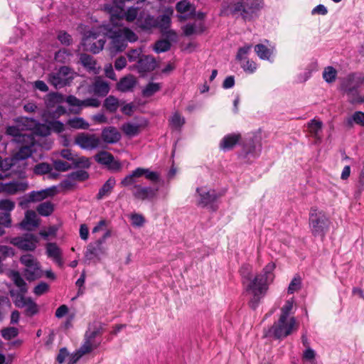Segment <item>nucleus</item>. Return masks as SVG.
Wrapping results in <instances>:
<instances>
[{
    "label": "nucleus",
    "mask_w": 364,
    "mask_h": 364,
    "mask_svg": "<svg viewBox=\"0 0 364 364\" xmlns=\"http://www.w3.org/2000/svg\"><path fill=\"white\" fill-rule=\"evenodd\" d=\"M276 264L274 262H269L253 279L250 276V268L243 266L240 269L242 277V282L245 286L246 291L252 295L250 301L252 309H256L259 300L266 294L269 286L273 282L275 275L274 273Z\"/></svg>",
    "instance_id": "obj_1"
},
{
    "label": "nucleus",
    "mask_w": 364,
    "mask_h": 364,
    "mask_svg": "<svg viewBox=\"0 0 364 364\" xmlns=\"http://www.w3.org/2000/svg\"><path fill=\"white\" fill-rule=\"evenodd\" d=\"M114 24L100 26L102 33L111 39L109 50L112 55L123 51L127 42L134 43L138 40L137 35L128 28H118Z\"/></svg>",
    "instance_id": "obj_2"
},
{
    "label": "nucleus",
    "mask_w": 364,
    "mask_h": 364,
    "mask_svg": "<svg viewBox=\"0 0 364 364\" xmlns=\"http://www.w3.org/2000/svg\"><path fill=\"white\" fill-rule=\"evenodd\" d=\"M6 134L13 136L15 142L22 144L15 154L16 160H24L31 156L36 145L31 132L24 130L23 125L18 123L16 125L8 127Z\"/></svg>",
    "instance_id": "obj_3"
},
{
    "label": "nucleus",
    "mask_w": 364,
    "mask_h": 364,
    "mask_svg": "<svg viewBox=\"0 0 364 364\" xmlns=\"http://www.w3.org/2000/svg\"><path fill=\"white\" fill-rule=\"evenodd\" d=\"M364 86V75L354 73L348 75L341 81V90L347 95L352 104L364 102V97L359 95L358 90Z\"/></svg>",
    "instance_id": "obj_4"
},
{
    "label": "nucleus",
    "mask_w": 364,
    "mask_h": 364,
    "mask_svg": "<svg viewBox=\"0 0 364 364\" xmlns=\"http://www.w3.org/2000/svg\"><path fill=\"white\" fill-rule=\"evenodd\" d=\"M330 220L324 212L316 208H311L309 213V228L314 237L323 240L328 231Z\"/></svg>",
    "instance_id": "obj_5"
},
{
    "label": "nucleus",
    "mask_w": 364,
    "mask_h": 364,
    "mask_svg": "<svg viewBox=\"0 0 364 364\" xmlns=\"http://www.w3.org/2000/svg\"><path fill=\"white\" fill-rule=\"evenodd\" d=\"M296 322L294 317L284 318L279 317L277 322L268 330L267 336H274L276 338H282L290 335L294 330H296Z\"/></svg>",
    "instance_id": "obj_6"
},
{
    "label": "nucleus",
    "mask_w": 364,
    "mask_h": 364,
    "mask_svg": "<svg viewBox=\"0 0 364 364\" xmlns=\"http://www.w3.org/2000/svg\"><path fill=\"white\" fill-rule=\"evenodd\" d=\"M124 2L122 1H119V2H114V4L110 6H107V9L109 11L110 14V21L112 24L117 23L116 21L117 20L122 19L125 18V19L132 22L135 19L137 20L139 17V9L136 7H129L127 11H125L122 7V4Z\"/></svg>",
    "instance_id": "obj_7"
},
{
    "label": "nucleus",
    "mask_w": 364,
    "mask_h": 364,
    "mask_svg": "<svg viewBox=\"0 0 364 364\" xmlns=\"http://www.w3.org/2000/svg\"><path fill=\"white\" fill-rule=\"evenodd\" d=\"M261 0H241L230 7L233 15H239L244 20H250L259 9Z\"/></svg>",
    "instance_id": "obj_8"
},
{
    "label": "nucleus",
    "mask_w": 364,
    "mask_h": 364,
    "mask_svg": "<svg viewBox=\"0 0 364 364\" xmlns=\"http://www.w3.org/2000/svg\"><path fill=\"white\" fill-rule=\"evenodd\" d=\"M144 176L147 180L152 182H156L159 179V174L156 171H152L149 168H136L129 174L126 176L120 182L122 187H129L137 182V178Z\"/></svg>",
    "instance_id": "obj_9"
},
{
    "label": "nucleus",
    "mask_w": 364,
    "mask_h": 364,
    "mask_svg": "<svg viewBox=\"0 0 364 364\" xmlns=\"http://www.w3.org/2000/svg\"><path fill=\"white\" fill-rule=\"evenodd\" d=\"M144 176L147 180L152 182H156L159 179V174L156 171H152L149 168H136L129 174L126 176L120 182L122 187H129L137 182V178Z\"/></svg>",
    "instance_id": "obj_10"
},
{
    "label": "nucleus",
    "mask_w": 364,
    "mask_h": 364,
    "mask_svg": "<svg viewBox=\"0 0 364 364\" xmlns=\"http://www.w3.org/2000/svg\"><path fill=\"white\" fill-rule=\"evenodd\" d=\"M100 27L98 29H92L85 34L82 38V45L84 49L89 50L95 54L100 53L104 48L105 40L104 38L95 41L100 33H101Z\"/></svg>",
    "instance_id": "obj_11"
},
{
    "label": "nucleus",
    "mask_w": 364,
    "mask_h": 364,
    "mask_svg": "<svg viewBox=\"0 0 364 364\" xmlns=\"http://www.w3.org/2000/svg\"><path fill=\"white\" fill-rule=\"evenodd\" d=\"M10 295L16 307L25 309L26 316H32L38 312V306L31 298L25 297L22 294H15L14 290H10Z\"/></svg>",
    "instance_id": "obj_12"
},
{
    "label": "nucleus",
    "mask_w": 364,
    "mask_h": 364,
    "mask_svg": "<svg viewBox=\"0 0 364 364\" xmlns=\"http://www.w3.org/2000/svg\"><path fill=\"white\" fill-rule=\"evenodd\" d=\"M73 78L71 69L67 66H62L58 72L50 73L48 80L50 85L58 89L69 85Z\"/></svg>",
    "instance_id": "obj_13"
},
{
    "label": "nucleus",
    "mask_w": 364,
    "mask_h": 364,
    "mask_svg": "<svg viewBox=\"0 0 364 364\" xmlns=\"http://www.w3.org/2000/svg\"><path fill=\"white\" fill-rule=\"evenodd\" d=\"M75 144L85 150H94L102 148V141L95 134L80 133L75 138Z\"/></svg>",
    "instance_id": "obj_14"
},
{
    "label": "nucleus",
    "mask_w": 364,
    "mask_h": 364,
    "mask_svg": "<svg viewBox=\"0 0 364 364\" xmlns=\"http://www.w3.org/2000/svg\"><path fill=\"white\" fill-rule=\"evenodd\" d=\"M9 242L20 250L33 251L37 247L38 239L33 234L26 233L21 237H11Z\"/></svg>",
    "instance_id": "obj_15"
},
{
    "label": "nucleus",
    "mask_w": 364,
    "mask_h": 364,
    "mask_svg": "<svg viewBox=\"0 0 364 364\" xmlns=\"http://www.w3.org/2000/svg\"><path fill=\"white\" fill-rule=\"evenodd\" d=\"M132 193L135 199L141 201H153L157 197L158 189L134 183L132 185Z\"/></svg>",
    "instance_id": "obj_16"
},
{
    "label": "nucleus",
    "mask_w": 364,
    "mask_h": 364,
    "mask_svg": "<svg viewBox=\"0 0 364 364\" xmlns=\"http://www.w3.org/2000/svg\"><path fill=\"white\" fill-rule=\"evenodd\" d=\"M197 204L201 207L210 205L213 210V203L217 199L218 196L215 190L206 186L197 188L196 189Z\"/></svg>",
    "instance_id": "obj_17"
},
{
    "label": "nucleus",
    "mask_w": 364,
    "mask_h": 364,
    "mask_svg": "<svg viewBox=\"0 0 364 364\" xmlns=\"http://www.w3.org/2000/svg\"><path fill=\"white\" fill-rule=\"evenodd\" d=\"M55 194V188L52 187L38 191H31L28 195L23 197L19 202L21 207H26L32 202L41 201L48 196H53Z\"/></svg>",
    "instance_id": "obj_18"
},
{
    "label": "nucleus",
    "mask_w": 364,
    "mask_h": 364,
    "mask_svg": "<svg viewBox=\"0 0 364 364\" xmlns=\"http://www.w3.org/2000/svg\"><path fill=\"white\" fill-rule=\"evenodd\" d=\"M28 187L26 181H14L9 183H0V191L7 194L14 195L19 192L25 191Z\"/></svg>",
    "instance_id": "obj_19"
},
{
    "label": "nucleus",
    "mask_w": 364,
    "mask_h": 364,
    "mask_svg": "<svg viewBox=\"0 0 364 364\" xmlns=\"http://www.w3.org/2000/svg\"><path fill=\"white\" fill-rule=\"evenodd\" d=\"M46 252L47 256L53 261L62 267L64 264L63 259V252L61 249L55 242H48L46 245Z\"/></svg>",
    "instance_id": "obj_20"
},
{
    "label": "nucleus",
    "mask_w": 364,
    "mask_h": 364,
    "mask_svg": "<svg viewBox=\"0 0 364 364\" xmlns=\"http://www.w3.org/2000/svg\"><path fill=\"white\" fill-rule=\"evenodd\" d=\"M136 66L138 71L143 73L154 70L157 66V63L151 55H142L138 60Z\"/></svg>",
    "instance_id": "obj_21"
},
{
    "label": "nucleus",
    "mask_w": 364,
    "mask_h": 364,
    "mask_svg": "<svg viewBox=\"0 0 364 364\" xmlns=\"http://www.w3.org/2000/svg\"><path fill=\"white\" fill-rule=\"evenodd\" d=\"M20 227L27 230H31L39 225V218L35 211L28 210L25 213L24 219L19 224Z\"/></svg>",
    "instance_id": "obj_22"
},
{
    "label": "nucleus",
    "mask_w": 364,
    "mask_h": 364,
    "mask_svg": "<svg viewBox=\"0 0 364 364\" xmlns=\"http://www.w3.org/2000/svg\"><path fill=\"white\" fill-rule=\"evenodd\" d=\"M105 248L102 246V242L97 240L94 243L88 245L85 257L88 260H92L95 258L99 259L100 256L105 254Z\"/></svg>",
    "instance_id": "obj_23"
},
{
    "label": "nucleus",
    "mask_w": 364,
    "mask_h": 364,
    "mask_svg": "<svg viewBox=\"0 0 364 364\" xmlns=\"http://www.w3.org/2000/svg\"><path fill=\"white\" fill-rule=\"evenodd\" d=\"M121 139V134L114 127H108L102 131V143L106 144H115Z\"/></svg>",
    "instance_id": "obj_24"
},
{
    "label": "nucleus",
    "mask_w": 364,
    "mask_h": 364,
    "mask_svg": "<svg viewBox=\"0 0 364 364\" xmlns=\"http://www.w3.org/2000/svg\"><path fill=\"white\" fill-rule=\"evenodd\" d=\"M240 134H230L225 135L220 142V148L224 151H228L233 149L240 139Z\"/></svg>",
    "instance_id": "obj_25"
},
{
    "label": "nucleus",
    "mask_w": 364,
    "mask_h": 364,
    "mask_svg": "<svg viewBox=\"0 0 364 364\" xmlns=\"http://www.w3.org/2000/svg\"><path fill=\"white\" fill-rule=\"evenodd\" d=\"M156 18L145 14L144 11L140 12L137 18L136 24L143 29H150L156 26Z\"/></svg>",
    "instance_id": "obj_26"
},
{
    "label": "nucleus",
    "mask_w": 364,
    "mask_h": 364,
    "mask_svg": "<svg viewBox=\"0 0 364 364\" xmlns=\"http://www.w3.org/2000/svg\"><path fill=\"white\" fill-rule=\"evenodd\" d=\"M308 130L311 136L314 137L317 141H321L322 139V127L323 123L321 121L315 119H311L307 125Z\"/></svg>",
    "instance_id": "obj_27"
},
{
    "label": "nucleus",
    "mask_w": 364,
    "mask_h": 364,
    "mask_svg": "<svg viewBox=\"0 0 364 364\" xmlns=\"http://www.w3.org/2000/svg\"><path fill=\"white\" fill-rule=\"evenodd\" d=\"M92 91L95 95L99 97H104L107 95L109 91V84L100 77H97L92 85Z\"/></svg>",
    "instance_id": "obj_28"
},
{
    "label": "nucleus",
    "mask_w": 364,
    "mask_h": 364,
    "mask_svg": "<svg viewBox=\"0 0 364 364\" xmlns=\"http://www.w3.org/2000/svg\"><path fill=\"white\" fill-rule=\"evenodd\" d=\"M205 30V26L201 21H195L193 23H188L183 27V31L187 36L194 34L202 33Z\"/></svg>",
    "instance_id": "obj_29"
},
{
    "label": "nucleus",
    "mask_w": 364,
    "mask_h": 364,
    "mask_svg": "<svg viewBox=\"0 0 364 364\" xmlns=\"http://www.w3.org/2000/svg\"><path fill=\"white\" fill-rule=\"evenodd\" d=\"M136 81L134 77L129 75L122 78L117 83V87L118 90L126 92L132 91L136 85Z\"/></svg>",
    "instance_id": "obj_30"
},
{
    "label": "nucleus",
    "mask_w": 364,
    "mask_h": 364,
    "mask_svg": "<svg viewBox=\"0 0 364 364\" xmlns=\"http://www.w3.org/2000/svg\"><path fill=\"white\" fill-rule=\"evenodd\" d=\"M145 125L146 122L144 124L127 122L122 125V129L127 136L132 137L139 134L141 132V127H144Z\"/></svg>",
    "instance_id": "obj_31"
},
{
    "label": "nucleus",
    "mask_w": 364,
    "mask_h": 364,
    "mask_svg": "<svg viewBox=\"0 0 364 364\" xmlns=\"http://www.w3.org/2000/svg\"><path fill=\"white\" fill-rule=\"evenodd\" d=\"M100 341L90 338V336L85 334L84 341L80 349H81L82 353L88 354L93 350L97 348L100 346Z\"/></svg>",
    "instance_id": "obj_32"
},
{
    "label": "nucleus",
    "mask_w": 364,
    "mask_h": 364,
    "mask_svg": "<svg viewBox=\"0 0 364 364\" xmlns=\"http://www.w3.org/2000/svg\"><path fill=\"white\" fill-rule=\"evenodd\" d=\"M80 60L82 65L87 70L92 71L95 74L99 73L100 67L97 66L96 61L92 56L83 53L80 55Z\"/></svg>",
    "instance_id": "obj_33"
},
{
    "label": "nucleus",
    "mask_w": 364,
    "mask_h": 364,
    "mask_svg": "<svg viewBox=\"0 0 364 364\" xmlns=\"http://www.w3.org/2000/svg\"><path fill=\"white\" fill-rule=\"evenodd\" d=\"M10 277L11 280L14 282L15 285L19 288V292H16L15 294H24L27 292V285L23 279L21 277V274L17 271H12L10 273Z\"/></svg>",
    "instance_id": "obj_34"
},
{
    "label": "nucleus",
    "mask_w": 364,
    "mask_h": 364,
    "mask_svg": "<svg viewBox=\"0 0 364 364\" xmlns=\"http://www.w3.org/2000/svg\"><path fill=\"white\" fill-rule=\"evenodd\" d=\"M168 123L171 129L179 131L186 123V119L178 112H175L169 118Z\"/></svg>",
    "instance_id": "obj_35"
},
{
    "label": "nucleus",
    "mask_w": 364,
    "mask_h": 364,
    "mask_svg": "<svg viewBox=\"0 0 364 364\" xmlns=\"http://www.w3.org/2000/svg\"><path fill=\"white\" fill-rule=\"evenodd\" d=\"M24 275L28 281H33L41 277V270L38 263L25 268Z\"/></svg>",
    "instance_id": "obj_36"
},
{
    "label": "nucleus",
    "mask_w": 364,
    "mask_h": 364,
    "mask_svg": "<svg viewBox=\"0 0 364 364\" xmlns=\"http://www.w3.org/2000/svg\"><path fill=\"white\" fill-rule=\"evenodd\" d=\"M242 151L245 158H249L250 156L256 158L260 154L261 148L260 146L257 148L254 141H250L245 144Z\"/></svg>",
    "instance_id": "obj_37"
},
{
    "label": "nucleus",
    "mask_w": 364,
    "mask_h": 364,
    "mask_svg": "<svg viewBox=\"0 0 364 364\" xmlns=\"http://www.w3.org/2000/svg\"><path fill=\"white\" fill-rule=\"evenodd\" d=\"M255 52L260 59L270 60V58L274 52V48H268L263 44H257L255 46Z\"/></svg>",
    "instance_id": "obj_38"
},
{
    "label": "nucleus",
    "mask_w": 364,
    "mask_h": 364,
    "mask_svg": "<svg viewBox=\"0 0 364 364\" xmlns=\"http://www.w3.org/2000/svg\"><path fill=\"white\" fill-rule=\"evenodd\" d=\"M172 14V11L170 12H166L164 14H162L156 18V24L155 27H158L161 28L162 31H166V30L170 27L171 25V15Z\"/></svg>",
    "instance_id": "obj_39"
},
{
    "label": "nucleus",
    "mask_w": 364,
    "mask_h": 364,
    "mask_svg": "<svg viewBox=\"0 0 364 364\" xmlns=\"http://www.w3.org/2000/svg\"><path fill=\"white\" fill-rule=\"evenodd\" d=\"M67 124L70 127L75 129H87L90 127V124L87 121L79 117L69 119L67 122Z\"/></svg>",
    "instance_id": "obj_40"
},
{
    "label": "nucleus",
    "mask_w": 364,
    "mask_h": 364,
    "mask_svg": "<svg viewBox=\"0 0 364 364\" xmlns=\"http://www.w3.org/2000/svg\"><path fill=\"white\" fill-rule=\"evenodd\" d=\"M65 101L64 96L58 92H51L47 95L45 102L48 107H53L55 105L60 104Z\"/></svg>",
    "instance_id": "obj_41"
},
{
    "label": "nucleus",
    "mask_w": 364,
    "mask_h": 364,
    "mask_svg": "<svg viewBox=\"0 0 364 364\" xmlns=\"http://www.w3.org/2000/svg\"><path fill=\"white\" fill-rule=\"evenodd\" d=\"M116 183V180L114 178H109L102 186V188L99 190L97 194V198L102 199L106 196H108L112 190L113 189L114 185Z\"/></svg>",
    "instance_id": "obj_42"
},
{
    "label": "nucleus",
    "mask_w": 364,
    "mask_h": 364,
    "mask_svg": "<svg viewBox=\"0 0 364 364\" xmlns=\"http://www.w3.org/2000/svg\"><path fill=\"white\" fill-rule=\"evenodd\" d=\"M36 210L39 215L47 217L50 215L54 211V205L50 201H46L40 203L37 208Z\"/></svg>",
    "instance_id": "obj_43"
},
{
    "label": "nucleus",
    "mask_w": 364,
    "mask_h": 364,
    "mask_svg": "<svg viewBox=\"0 0 364 364\" xmlns=\"http://www.w3.org/2000/svg\"><path fill=\"white\" fill-rule=\"evenodd\" d=\"M103 330L104 326L102 323H94L89 326L85 334L90 336V338L96 339L98 336H100L103 333Z\"/></svg>",
    "instance_id": "obj_44"
},
{
    "label": "nucleus",
    "mask_w": 364,
    "mask_h": 364,
    "mask_svg": "<svg viewBox=\"0 0 364 364\" xmlns=\"http://www.w3.org/2000/svg\"><path fill=\"white\" fill-rule=\"evenodd\" d=\"M192 5L187 1L183 0L177 3L176 4V10L178 12L181 14L178 16V18L180 21H185L186 19V16L183 15V14L186 13L192 10ZM194 11V9H193Z\"/></svg>",
    "instance_id": "obj_45"
},
{
    "label": "nucleus",
    "mask_w": 364,
    "mask_h": 364,
    "mask_svg": "<svg viewBox=\"0 0 364 364\" xmlns=\"http://www.w3.org/2000/svg\"><path fill=\"white\" fill-rule=\"evenodd\" d=\"M95 161L102 165L109 166L114 159V156L107 151H100L95 156Z\"/></svg>",
    "instance_id": "obj_46"
},
{
    "label": "nucleus",
    "mask_w": 364,
    "mask_h": 364,
    "mask_svg": "<svg viewBox=\"0 0 364 364\" xmlns=\"http://www.w3.org/2000/svg\"><path fill=\"white\" fill-rule=\"evenodd\" d=\"M119 106V102L117 98L112 95L107 97L104 102V107L109 112H114L117 110Z\"/></svg>",
    "instance_id": "obj_47"
},
{
    "label": "nucleus",
    "mask_w": 364,
    "mask_h": 364,
    "mask_svg": "<svg viewBox=\"0 0 364 364\" xmlns=\"http://www.w3.org/2000/svg\"><path fill=\"white\" fill-rule=\"evenodd\" d=\"M161 86L158 82H149L143 89L142 94L144 97H151L161 89Z\"/></svg>",
    "instance_id": "obj_48"
},
{
    "label": "nucleus",
    "mask_w": 364,
    "mask_h": 364,
    "mask_svg": "<svg viewBox=\"0 0 364 364\" xmlns=\"http://www.w3.org/2000/svg\"><path fill=\"white\" fill-rule=\"evenodd\" d=\"M252 47L251 44H246L240 48L236 55V59L240 62L247 60V56L252 50Z\"/></svg>",
    "instance_id": "obj_49"
},
{
    "label": "nucleus",
    "mask_w": 364,
    "mask_h": 364,
    "mask_svg": "<svg viewBox=\"0 0 364 364\" xmlns=\"http://www.w3.org/2000/svg\"><path fill=\"white\" fill-rule=\"evenodd\" d=\"M336 70L331 66L326 68L323 73V78L325 80L326 82L328 83L334 82L336 78Z\"/></svg>",
    "instance_id": "obj_50"
},
{
    "label": "nucleus",
    "mask_w": 364,
    "mask_h": 364,
    "mask_svg": "<svg viewBox=\"0 0 364 364\" xmlns=\"http://www.w3.org/2000/svg\"><path fill=\"white\" fill-rule=\"evenodd\" d=\"M171 48V43L167 40L158 41L154 46L155 52L159 53L168 50Z\"/></svg>",
    "instance_id": "obj_51"
},
{
    "label": "nucleus",
    "mask_w": 364,
    "mask_h": 364,
    "mask_svg": "<svg viewBox=\"0 0 364 364\" xmlns=\"http://www.w3.org/2000/svg\"><path fill=\"white\" fill-rule=\"evenodd\" d=\"M242 68L245 72L249 73H253L257 70V64L253 60H250L249 59L242 60V62H240Z\"/></svg>",
    "instance_id": "obj_52"
},
{
    "label": "nucleus",
    "mask_w": 364,
    "mask_h": 364,
    "mask_svg": "<svg viewBox=\"0 0 364 364\" xmlns=\"http://www.w3.org/2000/svg\"><path fill=\"white\" fill-rule=\"evenodd\" d=\"M18 331L15 327L5 328L1 330V336L6 340H10L17 336Z\"/></svg>",
    "instance_id": "obj_53"
},
{
    "label": "nucleus",
    "mask_w": 364,
    "mask_h": 364,
    "mask_svg": "<svg viewBox=\"0 0 364 364\" xmlns=\"http://www.w3.org/2000/svg\"><path fill=\"white\" fill-rule=\"evenodd\" d=\"M52 170L50 165L47 163H40L35 166L33 171L36 174L41 175L50 172Z\"/></svg>",
    "instance_id": "obj_54"
},
{
    "label": "nucleus",
    "mask_w": 364,
    "mask_h": 364,
    "mask_svg": "<svg viewBox=\"0 0 364 364\" xmlns=\"http://www.w3.org/2000/svg\"><path fill=\"white\" fill-rule=\"evenodd\" d=\"M301 279L299 277H295L291 281L289 287H288V293L293 294L295 291H298L301 288Z\"/></svg>",
    "instance_id": "obj_55"
},
{
    "label": "nucleus",
    "mask_w": 364,
    "mask_h": 364,
    "mask_svg": "<svg viewBox=\"0 0 364 364\" xmlns=\"http://www.w3.org/2000/svg\"><path fill=\"white\" fill-rule=\"evenodd\" d=\"M70 176L73 180L82 181L88 178L89 174L84 170H77L76 171L72 172Z\"/></svg>",
    "instance_id": "obj_56"
},
{
    "label": "nucleus",
    "mask_w": 364,
    "mask_h": 364,
    "mask_svg": "<svg viewBox=\"0 0 364 364\" xmlns=\"http://www.w3.org/2000/svg\"><path fill=\"white\" fill-rule=\"evenodd\" d=\"M294 300H287L282 308V314L280 317L289 318V314L293 309Z\"/></svg>",
    "instance_id": "obj_57"
},
{
    "label": "nucleus",
    "mask_w": 364,
    "mask_h": 364,
    "mask_svg": "<svg viewBox=\"0 0 364 364\" xmlns=\"http://www.w3.org/2000/svg\"><path fill=\"white\" fill-rule=\"evenodd\" d=\"M48 289L49 285L44 282H41L34 287L33 293L35 295L39 296L46 293Z\"/></svg>",
    "instance_id": "obj_58"
},
{
    "label": "nucleus",
    "mask_w": 364,
    "mask_h": 364,
    "mask_svg": "<svg viewBox=\"0 0 364 364\" xmlns=\"http://www.w3.org/2000/svg\"><path fill=\"white\" fill-rule=\"evenodd\" d=\"M70 56V53L68 52L67 50L63 49L57 52L55 55V59L60 63H65L69 60Z\"/></svg>",
    "instance_id": "obj_59"
},
{
    "label": "nucleus",
    "mask_w": 364,
    "mask_h": 364,
    "mask_svg": "<svg viewBox=\"0 0 364 364\" xmlns=\"http://www.w3.org/2000/svg\"><path fill=\"white\" fill-rule=\"evenodd\" d=\"M53 166L55 170L59 171H66L71 168V166L68 162L62 160L54 161Z\"/></svg>",
    "instance_id": "obj_60"
},
{
    "label": "nucleus",
    "mask_w": 364,
    "mask_h": 364,
    "mask_svg": "<svg viewBox=\"0 0 364 364\" xmlns=\"http://www.w3.org/2000/svg\"><path fill=\"white\" fill-rule=\"evenodd\" d=\"M15 203L11 200L4 199L0 200V210H5V213H9L14 208Z\"/></svg>",
    "instance_id": "obj_61"
},
{
    "label": "nucleus",
    "mask_w": 364,
    "mask_h": 364,
    "mask_svg": "<svg viewBox=\"0 0 364 364\" xmlns=\"http://www.w3.org/2000/svg\"><path fill=\"white\" fill-rule=\"evenodd\" d=\"M352 122L364 127V112H355L348 120L350 124Z\"/></svg>",
    "instance_id": "obj_62"
},
{
    "label": "nucleus",
    "mask_w": 364,
    "mask_h": 364,
    "mask_svg": "<svg viewBox=\"0 0 364 364\" xmlns=\"http://www.w3.org/2000/svg\"><path fill=\"white\" fill-rule=\"evenodd\" d=\"M100 105V102L94 97L87 98L82 100L81 102V107H98Z\"/></svg>",
    "instance_id": "obj_63"
},
{
    "label": "nucleus",
    "mask_w": 364,
    "mask_h": 364,
    "mask_svg": "<svg viewBox=\"0 0 364 364\" xmlns=\"http://www.w3.org/2000/svg\"><path fill=\"white\" fill-rule=\"evenodd\" d=\"M20 262L25 266V268L37 263V260L31 255H25L21 257Z\"/></svg>",
    "instance_id": "obj_64"
}]
</instances>
